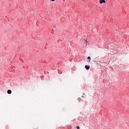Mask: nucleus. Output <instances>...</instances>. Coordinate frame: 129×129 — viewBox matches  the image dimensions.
I'll list each match as a JSON object with an SVG mask.
<instances>
[{"instance_id":"5","label":"nucleus","mask_w":129,"mask_h":129,"mask_svg":"<svg viewBox=\"0 0 129 129\" xmlns=\"http://www.w3.org/2000/svg\"><path fill=\"white\" fill-rule=\"evenodd\" d=\"M77 129H80V127H79V126H77Z\"/></svg>"},{"instance_id":"3","label":"nucleus","mask_w":129,"mask_h":129,"mask_svg":"<svg viewBox=\"0 0 129 129\" xmlns=\"http://www.w3.org/2000/svg\"><path fill=\"white\" fill-rule=\"evenodd\" d=\"M7 93H8V94H11L12 93V90H8L7 91Z\"/></svg>"},{"instance_id":"4","label":"nucleus","mask_w":129,"mask_h":129,"mask_svg":"<svg viewBox=\"0 0 129 129\" xmlns=\"http://www.w3.org/2000/svg\"><path fill=\"white\" fill-rule=\"evenodd\" d=\"M87 59H88V60H89V62H90V60H91V58H90V56H88V57H87Z\"/></svg>"},{"instance_id":"8","label":"nucleus","mask_w":129,"mask_h":129,"mask_svg":"<svg viewBox=\"0 0 129 129\" xmlns=\"http://www.w3.org/2000/svg\"><path fill=\"white\" fill-rule=\"evenodd\" d=\"M86 41V43H87V41L85 40Z\"/></svg>"},{"instance_id":"2","label":"nucleus","mask_w":129,"mask_h":129,"mask_svg":"<svg viewBox=\"0 0 129 129\" xmlns=\"http://www.w3.org/2000/svg\"><path fill=\"white\" fill-rule=\"evenodd\" d=\"M85 68H86V69L87 70H89V69L90 68V66H87V65H86V66H85Z\"/></svg>"},{"instance_id":"7","label":"nucleus","mask_w":129,"mask_h":129,"mask_svg":"<svg viewBox=\"0 0 129 129\" xmlns=\"http://www.w3.org/2000/svg\"><path fill=\"white\" fill-rule=\"evenodd\" d=\"M83 95H84L85 94V93H83Z\"/></svg>"},{"instance_id":"9","label":"nucleus","mask_w":129,"mask_h":129,"mask_svg":"<svg viewBox=\"0 0 129 129\" xmlns=\"http://www.w3.org/2000/svg\"><path fill=\"white\" fill-rule=\"evenodd\" d=\"M82 97H84V96H82Z\"/></svg>"},{"instance_id":"1","label":"nucleus","mask_w":129,"mask_h":129,"mask_svg":"<svg viewBox=\"0 0 129 129\" xmlns=\"http://www.w3.org/2000/svg\"><path fill=\"white\" fill-rule=\"evenodd\" d=\"M100 4H105V0H100Z\"/></svg>"},{"instance_id":"6","label":"nucleus","mask_w":129,"mask_h":129,"mask_svg":"<svg viewBox=\"0 0 129 129\" xmlns=\"http://www.w3.org/2000/svg\"><path fill=\"white\" fill-rule=\"evenodd\" d=\"M51 2H55V0H50Z\"/></svg>"}]
</instances>
